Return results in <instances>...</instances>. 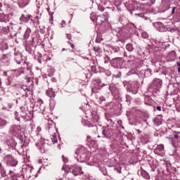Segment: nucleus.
Listing matches in <instances>:
<instances>
[{"label":"nucleus","mask_w":180,"mask_h":180,"mask_svg":"<svg viewBox=\"0 0 180 180\" xmlns=\"http://www.w3.org/2000/svg\"><path fill=\"white\" fill-rule=\"evenodd\" d=\"M149 165L152 171L154 172V171H155V169L158 167V162L157 161V160H153L152 162L149 163Z\"/></svg>","instance_id":"nucleus-20"},{"label":"nucleus","mask_w":180,"mask_h":180,"mask_svg":"<svg viewBox=\"0 0 180 180\" xmlns=\"http://www.w3.org/2000/svg\"><path fill=\"white\" fill-rule=\"evenodd\" d=\"M114 77H115V79L122 78V72H119L117 75H115Z\"/></svg>","instance_id":"nucleus-51"},{"label":"nucleus","mask_w":180,"mask_h":180,"mask_svg":"<svg viewBox=\"0 0 180 180\" xmlns=\"http://www.w3.org/2000/svg\"><path fill=\"white\" fill-rule=\"evenodd\" d=\"M61 25H62L61 27H64V25H65V20H62Z\"/></svg>","instance_id":"nucleus-64"},{"label":"nucleus","mask_w":180,"mask_h":180,"mask_svg":"<svg viewBox=\"0 0 180 180\" xmlns=\"http://www.w3.org/2000/svg\"><path fill=\"white\" fill-rule=\"evenodd\" d=\"M31 18L32 15L30 14H22L20 17V24L23 25V23L29 22V20H32Z\"/></svg>","instance_id":"nucleus-11"},{"label":"nucleus","mask_w":180,"mask_h":180,"mask_svg":"<svg viewBox=\"0 0 180 180\" xmlns=\"http://www.w3.org/2000/svg\"><path fill=\"white\" fill-rule=\"evenodd\" d=\"M94 81L97 85H101V84H102V80H101V79H96Z\"/></svg>","instance_id":"nucleus-53"},{"label":"nucleus","mask_w":180,"mask_h":180,"mask_svg":"<svg viewBox=\"0 0 180 180\" xmlns=\"http://www.w3.org/2000/svg\"><path fill=\"white\" fill-rule=\"evenodd\" d=\"M117 124H118L119 126H120V127H122V129H124V127H123V125H122V120H119L117 121Z\"/></svg>","instance_id":"nucleus-55"},{"label":"nucleus","mask_w":180,"mask_h":180,"mask_svg":"<svg viewBox=\"0 0 180 180\" xmlns=\"http://www.w3.org/2000/svg\"><path fill=\"white\" fill-rule=\"evenodd\" d=\"M136 15L137 16H139V18H142V19H144L145 20H148V19H150V18H148V16H147V13H139Z\"/></svg>","instance_id":"nucleus-27"},{"label":"nucleus","mask_w":180,"mask_h":180,"mask_svg":"<svg viewBox=\"0 0 180 180\" xmlns=\"http://www.w3.org/2000/svg\"><path fill=\"white\" fill-rule=\"evenodd\" d=\"M127 92H131L134 95H136L139 91V86L136 84L135 83H131L128 84V86L127 87Z\"/></svg>","instance_id":"nucleus-9"},{"label":"nucleus","mask_w":180,"mask_h":180,"mask_svg":"<svg viewBox=\"0 0 180 180\" xmlns=\"http://www.w3.org/2000/svg\"><path fill=\"white\" fill-rule=\"evenodd\" d=\"M53 127H54V122L53 121H50L49 122H48L47 129L49 131H50V130H51Z\"/></svg>","instance_id":"nucleus-37"},{"label":"nucleus","mask_w":180,"mask_h":180,"mask_svg":"<svg viewBox=\"0 0 180 180\" xmlns=\"http://www.w3.org/2000/svg\"><path fill=\"white\" fill-rule=\"evenodd\" d=\"M139 78H147L151 75V70L150 69H146L141 70L136 74Z\"/></svg>","instance_id":"nucleus-8"},{"label":"nucleus","mask_w":180,"mask_h":180,"mask_svg":"<svg viewBox=\"0 0 180 180\" xmlns=\"http://www.w3.org/2000/svg\"><path fill=\"white\" fill-rule=\"evenodd\" d=\"M153 123H154V124H155L156 126H160V124H162L161 119L155 118V119L153 120Z\"/></svg>","instance_id":"nucleus-36"},{"label":"nucleus","mask_w":180,"mask_h":180,"mask_svg":"<svg viewBox=\"0 0 180 180\" xmlns=\"http://www.w3.org/2000/svg\"><path fill=\"white\" fill-rule=\"evenodd\" d=\"M12 109V105L11 104H7L6 105H4V107L1 108L2 110H9Z\"/></svg>","instance_id":"nucleus-38"},{"label":"nucleus","mask_w":180,"mask_h":180,"mask_svg":"<svg viewBox=\"0 0 180 180\" xmlns=\"http://www.w3.org/2000/svg\"><path fill=\"white\" fill-rule=\"evenodd\" d=\"M13 180H25V176L23 174H16Z\"/></svg>","instance_id":"nucleus-29"},{"label":"nucleus","mask_w":180,"mask_h":180,"mask_svg":"<svg viewBox=\"0 0 180 180\" xmlns=\"http://www.w3.org/2000/svg\"><path fill=\"white\" fill-rule=\"evenodd\" d=\"M22 89H23V91H25V92H29V88L26 87V86H22Z\"/></svg>","instance_id":"nucleus-56"},{"label":"nucleus","mask_w":180,"mask_h":180,"mask_svg":"<svg viewBox=\"0 0 180 180\" xmlns=\"http://www.w3.org/2000/svg\"><path fill=\"white\" fill-rule=\"evenodd\" d=\"M20 125H12L10 129V131L14 134H19L20 133Z\"/></svg>","instance_id":"nucleus-16"},{"label":"nucleus","mask_w":180,"mask_h":180,"mask_svg":"<svg viewBox=\"0 0 180 180\" xmlns=\"http://www.w3.org/2000/svg\"><path fill=\"white\" fill-rule=\"evenodd\" d=\"M20 116L23 119L24 122H29L32 119V113L24 107L20 108Z\"/></svg>","instance_id":"nucleus-5"},{"label":"nucleus","mask_w":180,"mask_h":180,"mask_svg":"<svg viewBox=\"0 0 180 180\" xmlns=\"http://www.w3.org/2000/svg\"><path fill=\"white\" fill-rule=\"evenodd\" d=\"M0 174L1 175V176L3 178H5L6 176H7V174H6V170H5V168H4V167L1 166V167L0 168Z\"/></svg>","instance_id":"nucleus-32"},{"label":"nucleus","mask_w":180,"mask_h":180,"mask_svg":"<svg viewBox=\"0 0 180 180\" xmlns=\"http://www.w3.org/2000/svg\"><path fill=\"white\" fill-rule=\"evenodd\" d=\"M98 99H99L100 102H105L106 101V98L103 96H100Z\"/></svg>","instance_id":"nucleus-50"},{"label":"nucleus","mask_w":180,"mask_h":180,"mask_svg":"<svg viewBox=\"0 0 180 180\" xmlns=\"http://www.w3.org/2000/svg\"><path fill=\"white\" fill-rule=\"evenodd\" d=\"M107 109L112 110V112H115V110H117L119 109V103L110 102L107 105Z\"/></svg>","instance_id":"nucleus-15"},{"label":"nucleus","mask_w":180,"mask_h":180,"mask_svg":"<svg viewBox=\"0 0 180 180\" xmlns=\"http://www.w3.org/2000/svg\"><path fill=\"white\" fill-rule=\"evenodd\" d=\"M162 86V80L161 79L155 78L149 84L148 92L152 94L153 96H156L160 94V89Z\"/></svg>","instance_id":"nucleus-3"},{"label":"nucleus","mask_w":180,"mask_h":180,"mask_svg":"<svg viewBox=\"0 0 180 180\" xmlns=\"http://www.w3.org/2000/svg\"><path fill=\"white\" fill-rule=\"evenodd\" d=\"M52 142L56 143L58 142V140H57V136H53V138H52Z\"/></svg>","instance_id":"nucleus-54"},{"label":"nucleus","mask_w":180,"mask_h":180,"mask_svg":"<svg viewBox=\"0 0 180 180\" xmlns=\"http://www.w3.org/2000/svg\"><path fill=\"white\" fill-rule=\"evenodd\" d=\"M122 4V0H114V5L117 6V8L119 9V6H120Z\"/></svg>","instance_id":"nucleus-40"},{"label":"nucleus","mask_w":180,"mask_h":180,"mask_svg":"<svg viewBox=\"0 0 180 180\" xmlns=\"http://www.w3.org/2000/svg\"><path fill=\"white\" fill-rule=\"evenodd\" d=\"M155 27H156L158 32H167L168 28L164 25V23L161 22H157L156 23L153 24Z\"/></svg>","instance_id":"nucleus-10"},{"label":"nucleus","mask_w":180,"mask_h":180,"mask_svg":"<svg viewBox=\"0 0 180 180\" xmlns=\"http://www.w3.org/2000/svg\"><path fill=\"white\" fill-rule=\"evenodd\" d=\"M94 51H95L96 54H97V56H99V54H101L102 53V48L99 46H94Z\"/></svg>","instance_id":"nucleus-31"},{"label":"nucleus","mask_w":180,"mask_h":180,"mask_svg":"<svg viewBox=\"0 0 180 180\" xmlns=\"http://www.w3.org/2000/svg\"><path fill=\"white\" fill-rule=\"evenodd\" d=\"M72 172L75 176H78V175H82V174H84L81 167H78L77 165L72 166Z\"/></svg>","instance_id":"nucleus-12"},{"label":"nucleus","mask_w":180,"mask_h":180,"mask_svg":"<svg viewBox=\"0 0 180 180\" xmlns=\"http://www.w3.org/2000/svg\"><path fill=\"white\" fill-rule=\"evenodd\" d=\"M105 51L108 53L109 57L112 58L110 60L111 67L117 69L122 68V64L123 63L122 58L126 57L124 48L117 46H110Z\"/></svg>","instance_id":"nucleus-1"},{"label":"nucleus","mask_w":180,"mask_h":180,"mask_svg":"<svg viewBox=\"0 0 180 180\" xmlns=\"http://www.w3.org/2000/svg\"><path fill=\"white\" fill-rule=\"evenodd\" d=\"M11 145H10V147H11V148H15V147H16V142L13 140L11 141Z\"/></svg>","instance_id":"nucleus-48"},{"label":"nucleus","mask_w":180,"mask_h":180,"mask_svg":"<svg viewBox=\"0 0 180 180\" xmlns=\"http://www.w3.org/2000/svg\"><path fill=\"white\" fill-rule=\"evenodd\" d=\"M162 151H164V145L162 144L158 145L156 147V149L155 150V153L158 154V152L162 153Z\"/></svg>","instance_id":"nucleus-25"},{"label":"nucleus","mask_w":180,"mask_h":180,"mask_svg":"<svg viewBox=\"0 0 180 180\" xmlns=\"http://www.w3.org/2000/svg\"><path fill=\"white\" fill-rule=\"evenodd\" d=\"M156 110H158V112H161V106H157Z\"/></svg>","instance_id":"nucleus-61"},{"label":"nucleus","mask_w":180,"mask_h":180,"mask_svg":"<svg viewBox=\"0 0 180 180\" xmlns=\"http://www.w3.org/2000/svg\"><path fill=\"white\" fill-rule=\"evenodd\" d=\"M4 162L7 167H16L18 165V160H16L12 155H6L4 158Z\"/></svg>","instance_id":"nucleus-4"},{"label":"nucleus","mask_w":180,"mask_h":180,"mask_svg":"<svg viewBox=\"0 0 180 180\" xmlns=\"http://www.w3.org/2000/svg\"><path fill=\"white\" fill-rule=\"evenodd\" d=\"M14 56L15 63H17V64H21V63L23 61V56H22V53L20 51L15 52Z\"/></svg>","instance_id":"nucleus-14"},{"label":"nucleus","mask_w":180,"mask_h":180,"mask_svg":"<svg viewBox=\"0 0 180 180\" xmlns=\"http://www.w3.org/2000/svg\"><path fill=\"white\" fill-rule=\"evenodd\" d=\"M110 63V58L109 57V55L104 56V64H108Z\"/></svg>","instance_id":"nucleus-43"},{"label":"nucleus","mask_w":180,"mask_h":180,"mask_svg":"<svg viewBox=\"0 0 180 180\" xmlns=\"http://www.w3.org/2000/svg\"><path fill=\"white\" fill-rule=\"evenodd\" d=\"M108 89L110 92L111 93V95H112L114 98H119L120 95V89L115 86V84H110L108 86Z\"/></svg>","instance_id":"nucleus-7"},{"label":"nucleus","mask_w":180,"mask_h":180,"mask_svg":"<svg viewBox=\"0 0 180 180\" xmlns=\"http://www.w3.org/2000/svg\"><path fill=\"white\" fill-rule=\"evenodd\" d=\"M92 122H94V123H97L98 126H101L99 124V115L96 114L93 115Z\"/></svg>","instance_id":"nucleus-26"},{"label":"nucleus","mask_w":180,"mask_h":180,"mask_svg":"<svg viewBox=\"0 0 180 180\" xmlns=\"http://www.w3.org/2000/svg\"><path fill=\"white\" fill-rule=\"evenodd\" d=\"M8 122L6 120L0 118V127H4V126H6Z\"/></svg>","instance_id":"nucleus-39"},{"label":"nucleus","mask_w":180,"mask_h":180,"mask_svg":"<svg viewBox=\"0 0 180 180\" xmlns=\"http://www.w3.org/2000/svg\"><path fill=\"white\" fill-rule=\"evenodd\" d=\"M126 49L127 51H133V50H134V48L133 47V44H127Z\"/></svg>","instance_id":"nucleus-41"},{"label":"nucleus","mask_w":180,"mask_h":180,"mask_svg":"<svg viewBox=\"0 0 180 180\" xmlns=\"http://www.w3.org/2000/svg\"><path fill=\"white\" fill-rule=\"evenodd\" d=\"M133 74H136V70L134 69H132L131 70H129L127 73V76L129 77L130 75H133Z\"/></svg>","instance_id":"nucleus-46"},{"label":"nucleus","mask_w":180,"mask_h":180,"mask_svg":"<svg viewBox=\"0 0 180 180\" xmlns=\"http://www.w3.org/2000/svg\"><path fill=\"white\" fill-rule=\"evenodd\" d=\"M25 51L29 53V54L33 53V49H32V46L29 44H25Z\"/></svg>","instance_id":"nucleus-34"},{"label":"nucleus","mask_w":180,"mask_h":180,"mask_svg":"<svg viewBox=\"0 0 180 180\" xmlns=\"http://www.w3.org/2000/svg\"><path fill=\"white\" fill-rule=\"evenodd\" d=\"M131 100H132L131 96H130V95H129V94H127L126 100H125L127 105H130L131 103Z\"/></svg>","instance_id":"nucleus-35"},{"label":"nucleus","mask_w":180,"mask_h":180,"mask_svg":"<svg viewBox=\"0 0 180 180\" xmlns=\"http://www.w3.org/2000/svg\"><path fill=\"white\" fill-rule=\"evenodd\" d=\"M141 175H142V176H143V178L146 179H150V174L146 172H141Z\"/></svg>","instance_id":"nucleus-42"},{"label":"nucleus","mask_w":180,"mask_h":180,"mask_svg":"<svg viewBox=\"0 0 180 180\" xmlns=\"http://www.w3.org/2000/svg\"><path fill=\"white\" fill-rule=\"evenodd\" d=\"M41 14H40V15H36L35 16V19L37 20H39V19H41Z\"/></svg>","instance_id":"nucleus-59"},{"label":"nucleus","mask_w":180,"mask_h":180,"mask_svg":"<svg viewBox=\"0 0 180 180\" xmlns=\"http://www.w3.org/2000/svg\"><path fill=\"white\" fill-rule=\"evenodd\" d=\"M47 72L48 77H53V75H54V72H56V69L51 68L48 69Z\"/></svg>","instance_id":"nucleus-30"},{"label":"nucleus","mask_w":180,"mask_h":180,"mask_svg":"<svg viewBox=\"0 0 180 180\" xmlns=\"http://www.w3.org/2000/svg\"><path fill=\"white\" fill-rule=\"evenodd\" d=\"M30 33H32V29L27 27L24 34V40H26V39H29V37H30Z\"/></svg>","instance_id":"nucleus-24"},{"label":"nucleus","mask_w":180,"mask_h":180,"mask_svg":"<svg viewBox=\"0 0 180 180\" xmlns=\"http://www.w3.org/2000/svg\"><path fill=\"white\" fill-rule=\"evenodd\" d=\"M10 32L9 25L8 24H1L0 25V34H8Z\"/></svg>","instance_id":"nucleus-13"},{"label":"nucleus","mask_w":180,"mask_h":180,"mask_svg":"<svg viewBox=\"0 0 180 180\" xmlns=\"http://www.w3.org/2000/svg\"><path fill=\"white\" fill-rule=\"evenodd\" d=\"M91 96H94L96 99H99V97L101 96V95L96 90V88H93L91 89Z\"/></svg>","instance_id":"nucleus-23"},{"label":"nucleus","mask_w":180,"mask_h":180,"mask_svg":"<svg viewBox=\"0 0 180 180\" xmlns=\"http://www.w3.org/2000/svg\"><path fill=\"white\" fill-rule=\"evenodd\" d=\"M101 18H103L102 22H105V20H108L109 19V13L105 12L102 15H101Z\"/></svg>","instance_id":"nucleus-33"},{"label":"nucleus","mask_w":180,"mask_h":180,"mask_svg":"<svg viewBox=\"0 0 180 180\" xmlns=\"http://www.w3.org/2000/svg\"><path fill=\"white\" fill-rule=\"evenodd\" d=\"M151 96H154L153 95H152V93L150 96H145V105H148V106H151V105H153V98H151Z\"/></svg>","instance_id":"nucleus-18"},{"label":"nucleus","mask_w":180,"mask_h":180,"mask_svg":"<svg viewBox=\"0 0 180 180\" xmlns=\"http://www.w3.org/2000/svg\"><path fill=\"white\" fill-rule=\"evenodd\" d=\"M104 72H105V75L107 76V77H110V75H112V72H110V70H104Z\"/></svg>","instance_id":"nucleus-52"},{"label":"nucleus","mask_w":180,"mask_h":180,"mask_svg":"<svg viewBox=\"0 0 180 180\" xmlns=\"http://www.w3.org/2000/svg\"><path fill=\"white\" fill-rule=\"evenodd\" d=\"M177 66H178V72H180V62L179 61H178L177 62Z\"/></svg>","instance_id":"nucleus-58"},{"label":"nucleus","mask_w":180,"mask_h":180,"mask_svg":"<svg viewBox=\"0 0 180 180\" xmlns=\"http://www.w3.org/2000/svg\"><path fill=\"white\" fill-rule=\"evenodd\" d=\"M170 139H176V140H180L179 136L178 134H174L170 136Z\"/></svg>","instance_id":"nucleus-47"},{"label":"nucleus","mask_w":180,"mask_h":180,"mask_svg":"<svg viewBox=\"0 0 180 180\" xmlns=\"http://www.w3.org/2000/svg\"><path fill=\"white\" fill-rule=\"evenodd\" d=\"M175 9H176V7L172 8V15H174V13H175Z\"/></svg>","instance_id":"nucleus-62"},{"label":"nucleus","mask_w":180,"mask_h":180,"mask_svg":"<svg viewBox=\"0 0 180 180\" xmlns=\"http://www.w3.org/2000/svg\"><path fill=\"white\" fill-rule=\"evenodd\" d=\"M167 139H168V140H169V141L173 147H177L178 143L179 142L180 139H174L171 137H167Z\"/></svg>","instance_id":"nucleus-22"},{"label":"nucleus","mask_w":180,"mask_h":180,"mask_svg":"<svg viewBox=\"0 0 180 180\" xmlns=\"http://www.w3.org/2000/svg\"><path fill=\"white\" fill-rule=\"evenodd\" d=\"M30 4V0H19L18 6L20 8H25L27 5Z\"/></svg>","instance_id":"nucleus-19"},{"label":"nucleus","mask_w":180,"mask_h":180,"mask_svg":"<svg viewBox=\"0 0 180 180\" xmlns=\"http://www.w3.org/2000/svg\"><path fill=\"white\" fill-rule=\"evenodd\" d=\"M102 134L105 139H110L115 134V130L108 127H103Z\"/></svg>","instance_id":"nucleus-6"},{"label":"nucleus","mask_w":180,"mask_h":180,"mask_svg":"<svg viewBox=\"0 0 180 180\" xmlns=\"http://www.w3.org/2000/svg\"><path fill=\"white\" fill-rule=\"evenodd\" d=\"M62 160H63V162H67L68 161L67 158H65L64 155H62Z\"/></svg>","instance_id":"nucleus-57"},{"label":"nucleus","mask_w":180,"mask_h":180,"mask_svg":"<svg viewBox=\"0 0 180 180\" xmlns=\"http://www.w3.org/2000/svg\"><path fill=\"white\" fill-rule=\"evenodd\" d=\"M143 123H145L146 126H148V122H147V119L143 120Z\"/></svg>","instance_id":"nucleus-63"},{"label":"nucleus","mask_w":180,"mask_h":180,"mask_svg":"<svg viewBox=\"0 0 180 180\" xmlns=\"http://www.w3.org/2000/svg\"><path fill=\"white\" fill-rule=\"evenodd\" d=\"M9 22V16L5 14H0V22L1 25H6Z\"/></svg>","instance_id":"nucleus-17"},{"label":"nucleus","mask_w":180,"mask_h":180,"mask_svg":"<svg viewBox=\"0 0 180 180\" xmlns=\"http://www.w3.org/2000/svg\"><path fill=\"white\" fill-rule=\"evenodd\" d=\"M136 15L137 16H139V18H142V19H144L145 20H148V19H150V18H148V16H147V13H139Z\"/></svg>","instance_id":"nucleus-28"},{"label":"nucleus","mask_w":180,"mask_h":180,"mask_svg":"<svg viewBox=\"0 0 180 180\" xmlns=\"http://www.w3.org/2000/svg\"><path fill=\"white\" fill-rule=\"evenodd\" d=\"M75 157L78 162H86L87 165H90L91 167H93L94 164H95L94 162H89L92 161L94 158L89 157V155L86 154V150H85L84 147L78 149L75 152Z\"/></svg>","instance_id":"nucleus-2"},{"label":"nucleus","mask_w":180,"mask_h":180,"mask_svg":"<svg viewBox=\"0 0 180 180\" xmlns=\"http://www.w3.org/2000/svg\"><path fill=\"white\" fill-rule=\"evenodd\" d=\"M43 105V101L39 100V109L42 113H44V108H41Z\"/></svg>","instance_id":"nucleus-45"},{"label":"nucleus","mask_w":180,"mask_h":180,"mask_svg":"<svg viewBox=\"0 0 180 180\" xmlns=\"http://www.w3.org/2000/svg\"><path fill=\"white\" fill-rule=\"evenodd\" d=\"M33 77H25V81L27 84H32L33 82Z\"/></svg>","instance_id":"nucleus-44"},{"label":"nucleus","mask_w":180,"mask_h":180,"mask_svg":"<svg viewBox=\"0 0 180 180\" xmlns=\"http://www.w3.org/2000/svg\"><path fill=\"white\" fill-rule=\"evenodd\" d=\"M46 96L49 98H56V91H53V89H49L46 92Z\"/></svg>","instance_id":"nucleus-21"},{"label":"nucleus","mask_w":180,"mask_h":180,"mask_svg":"<svg viewBox=\"0 0 180 180\" xmlns=\"http://www.w3.org/2000/svg\"><path fill=\"white\" fill-rule=\"evenodd\" d=\"M108 122L109 123H111V124H113V120L112 119H110V118L108 119Z\"/></svg>","instance_id":"nucleus-60"},{"label":"nucleus","mask_w":180,"mask_h":180,"mask_svg":"<svg viewBox=\"0 0 180 180\" xmlns=\"http://www.w3.org/2000/svg\"><path fill=\"white\" fill-rule=\"evenodd\" d=\"M98 9L100 12H103L105 11V8L101 4L98 6Z\"/></svg>","instance_id":"nucleus-49"}]
</instances>
